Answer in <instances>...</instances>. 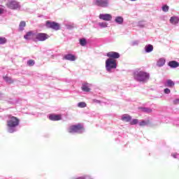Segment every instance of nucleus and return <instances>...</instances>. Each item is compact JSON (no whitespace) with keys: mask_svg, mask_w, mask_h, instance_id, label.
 Segmentation results:
<instances>
[{"mask_svg":"<svg viewBox=\"0 0 179 179\" xmlns=\"http://www.w3.org/2000/svg\"><path fill=\"white\" fill-rule=\"evenodd\" d=\"M95 5L97 6H101V8H106L108 6V1L107 0H96Z\"/></svg>","mask_w":179,"mask_h":179,"instance_id":"6e6552de","label":"nucleus"},{"mask_svg":"<svg viewBox=\"0 0 179 179\" xmlns=\"http://www.w3.org/2000/svg\"><path fill=\"white\" fill-rule=\"evenodd\" d=\"M35 62H34V60L33 59H29L28 62H27V65H29V66H33L34 65Z\"/></svg>","mask_w":179,"mask_h":179,"instance_id":"c85d7f7f","label":"nucleus"},{"mask_svg":"<svg viewBox=\"0 0 179 179\" xmlns=\"http://www.w3.org/2000/svg\"><path fill=\"white\" fill-rule=\"evenodd\" d=\"M78 107H79L80 108H85V107H86V103H85V102H79L78 103Z\"/></svg>","mask_w":179,"mask_h":179,"instance_id":"bb28decb","label":"nucleus"},{"mask_svg":"<svg viewBox=\"0 0 179 179\" xmlns=\"http://www.w3.org/2000/svg\"><path fill=\"white\" fill-rule=\"evenodd\" d=\"M178 22H179L178 17H171L170 19V22L172 24H177V23H178Z\"/></svg>","mask_w":179,"mask_h":179,"instance_id":"dca6fc26","label":"nucleus"},{"mask_svg":"<svg viewBox=\"0 0 179 179\" xmlns=\"http://www.w3.org/2000/svg\"><path fill=\"white\" fill-rule=\"evenodd\" d=\"M145 50L146 52H152V51H153V45H146L145 47Z\"/></svg>","mask_w":179,"mask_h":179,"instance_id":"4be33fe9","label":"nucleus"},{"mask_svg":"<svg viewBox=\"0 0 179 179\" xmlns=\"http://www.w3.org/2000/svg\"><path fill=\"white\" fill-rule=\"evenodd\" d=\"M94 101H95V103H101V101L99 100H94Z\"/></svg>","mask_w":179,"mask_h":179,"instance_id":"e433bc0d","label":"nucleus"},{"mask_svg":"<svg viewBox=\"0 0 179 179\" xmlns=\"http://www.w3.org/2000/svg\"><path fill=\"white\" fill-rule=\"evenodd\" d=\"M10 117V120L7 121V127H8L9 132L10 134H13V132L15 131V129L12 128H16L19 125L20 120L17 117L15 116H8Z\"/></svg>","mask_w":179,"mask_h":179,"instance_id":"f03ea898","label":"nucleus"},{"mask_svg":"<svg viewBox=\"0 0 179 179\" xmlns=\"http://www.w3.org/2000/svg\"><path fill=\"white\" fill-rule=\"evenodd\" d=\"M80 45H82L83 47H85V45H86V44H87L86 39H85V38H81V39H80Z\"/></svg>","mask_w":179,"mask_h":179,"instance_id":"a878e982","label":"nucleus"},{"mask_svg":"<svg viewBox=\"0 0 179 179\" xmlns=\"http://www.w3.org/2000/svg\"><path fill=\"white\" fill-rule=\"evenodd\" d=\"M173 104H179V99H176L173 101Z\"/></svg>","mask_w":179,"mask_h":179,"instance_id":"72a5a7b5","label":"nucleus"},{"mask_svg":"<svg viewBox=\"0 0 179 179\" xmlns=\"http://www.w3.org/2000/svg\"><path fill=\"white\" fill-rule=\"evenodd\" d=\"M6 6L10 9H17L19 8V3L15 0H11L6 3Z\"/></svg>","mask_w":179,"mask_h":179,"instance_id":"0eeeda50","label":"nucleus"},{"mask_svg":"<svg viewBox=\"0 0 179 179\" xmlns=\"http://www.w3.org/2000/svg\"><path fill=\"white\" fill-rule=\"evenodd\" d=\"M166 64V60L164 59H159L157 63V66H163Z\"/></svg>","mask_w":179,"mask_h":179,"instance_id":"412c9836","label":"nucleus"},{"mask_svg":"<svg viewBox=\"0 0 179 179\" xmlns=\"http://www.w3.org/2000/svg\"><path fill=\"white\" fill-rule=\"evenodd\" d=\"M3 79L6 80V82L7 83H9L10 85H12V83H13V80H12V78L8 76H3Z\"/></svg>","mask_w":179,"mask_h":179,"instance_id":"aec40b11","label":"nucleus"},{"mask_svg":"<svg viewBox=\"0 0 179 179\" xmlns=\"http://www.w3.org/2000/svg\"><path fill=\"white\" fill-rule=\"evenodd\" d=\"M164 93L166 94H170V89H169V88H166L165 90H164Z\"/></svg>","mask_w":179,"mask_h":179,"instance_id":"473e14b6","label":"nucleus"},{"mask_svg":"<svg viewBox=\"0 0 179 179\" xmlns=\"http://www.w3.org/2000/svg\"><path fill=\"white\" fill-rule=\"evenodd\" d=\"M50 38V35L45 33H38L36 35V40L37 41H45V40H48Z\"/></svg>","mask_w":179,"mask_h":179,"instance_id":"423d86ee","label":"nucleus"},{"mask_svg":"<svg viewBox=\"0 0 179 179\" xmlns=\"http://www.w3.org/2000/svg\"><path fill=\"white\" fill-rule=\"evenodd\" d=\"M34 36V33H33L32 31H29L27 33L26 35L24 36V38H25V40H31V37H33Z\"/></svg>","mask_w":179,"mask_h":179,"instance_id":"4468645a","label":"nucleus"},{"mask_svg":"<svg viewBox=\"0 0 179 179\" xmlns=\"http://www.w3.org/2000/svg\"><path fill=\"white\" fill-rule=\"evenodd\" d=\"M143 113H152V109L149 108H139Z\"/></svg>","mask_w":179,"mask_h":179,"instance_id":"b1692460","label":"nucleus"},{"mask_svg":"<svg viewBox=\"0 0 179 179\" xmlns=\"http://www.w3.org/2000/svg\"><path fill=\"white\" fill-rule=\"evenodd\" d=\"M99 19L106 22H110L113 19V16L110 14H100Z\"/></svg>","mask_w":179,"mask_h":179,"instance_id":"1a4fd4ad","label":"nucleus"},{"mask_svg":"<svg viewBox=\"0 0 179 179\" xmlns=\"http://www.w3.org/2000/svg\"><path fill=\"white\" fill-rule=\"evenodd\" d=\"M172 156L173 157H174V159L177 158V154H173Z\"/></svg>","mask_w":179,"mask_h":179,"instance_id":"c9c22d12","label":"nucleus"},{"mask_svg":"<svg viewBox=\"0 0 179 179\" xmlns=\"http://www.w3.org/2000/svg\"><path fill=\"white\" fill-rule=\"evenodd\" d=\"M24 27H26V22L21 21L20 24H19L20 31H23V30H24Z\"/></svg>","mask_w":179,"mask_h":179,"instance_id":"f3484780","label":"nucleus"},{"mask_svg":"<svg viewBox=\"0 0 179 179\" xmlns=\"http://www.w3.org/2000/svg\"><path fill=\"white\" fill-rule=\"evenodd\" d=\"M49 120H50V121H60V120H62V117L61 115L51 114L49 115Z\"/></svg>","mask_w":179,"mask_h":179,"instance_id":"9b49d317","label":"nucleus"},{"mask_svg":"<svg viewBox=\"0 0 179 179\" xmlns=\"http://www.w3.org/2000/svg\"><path fill=\"white\" fill-rule=\"evenodd\" d=\"M166 83H167V86L169 87H173L175 83H174V81L171 80H168L166 81Z\"/></svg>","mask_w":179,"mask_h":179,"instance_id":"393cba45","label":"nucleus"},{"mask_svg":"<svg viewBox=\"0 0 179 179\" xmlns=\"http://www.w3.org/2000/svg\"><path fill=\"white\" fill-rule=\"evenodd\" d=\"M99 26H100V27H107V23L106 22H99Z\"/></svg>","mask_w":179,"mask_h":179,"instance_id":"2f4dec72","label":"nucleus"},{"mask_svg":"<svg viewBox=\"0 0 179 179\" xmlns=\"http://www.w3.org/2000/svg\"><path fill=\"white\" fill-rule=\"evenodd\" d=\"M115 22L118 23V24H122V23H124V18H122V17H116Z\"/></svg>","mask_w":179,"mask_h":179,"instance_id":"6ab92c4d","label":"nucleus"},{"mask_svg":"<svg viewBox=\"0 0 179 179\" xmlns=\"http://www.w3.org/2000/svg\"><path fill=\"white\" fill-rule=\"evenodd\" d=\"M130 1H136V0H130Z\"/></svg>","mask_w":179,"mask_h":179,"instance_id":"4c0bfd02","label":"nucleus"},{"mask_svg":"<svg viewBox=\"0 0 179 179\" xmlns=\"http://www.w3.org/2000/svg\"><path fill=\"white\" fill-rule=\"evenodd\" d=\"M106 55L107 57H108V58H110L112 59H117L120 58V53L116 52H109L107 53Z\"/></svg>","mask_w":179,"mask_h":179,"instance_id":"9d476101","label":"nucleus"},{"mask_svg":"<svg viewBox=\"0 0 179 179\" xmlns=\"http://www.w3.org/2000/svg\"><path fill=\"white\" fill-rule=\"evenodd\" d=\"M64 59H66L67 61H76V56L73 55L72 54H68V55H64Z\"/></svg>","mask_w":179,"mask_h":179,"instance_id":"f8f14e48","label":"nucleus"},{"mask_svg":"<svg viewBox=\"0 0 179 179\" xmlns=\"http://www.w3.org/2000/svg\"><path fill=\"white\" fill-rule=\"evenodd\" d=\"M106 71H111V69H115L117 68V60L109 58L106 61Z\"/></svg>","mask_w":179,"mask_h":179,"instance_id":"7ed1b4c3","label":"nucleus"},{"mask_svg":"<svg viewBox=\"0 0 179 179\" xmlns=\"http://www.w3.org/2000/svg\"><path fill=\"white\" fill-rule=\"evenodd\" d=\"M169 66H171V68H178L179 63L176 61H171L169 62Z\"/></svg>","mask_w":179,"mask_h":179,"instance_id":"2eb2a0df","label":"nucleus"},{"mask_svg":"<svg viewBox=\"0 0 179 179\" xmlns=\"http://www.w3.org/2000/svg\"><path fill=\"white\" fill-rule=\"evenodd\" d=\"M83 130H85L83 125L80 124H73L70 126L69 129V134H73V133L79 132V131H83Z\"/></svg>","mask_w":179,"mask_h":179,"instance_id":"20e7f679","label":"nucleus"},{"mask_svg":"<svg viewBox=\"0 0 179 179\" xmlns=\"http://www.w3.org/2000/svg\"><path fill=\"white\" fill-rule=\"evenodd\" d=\"M89 85L88 83H85L83 85V87H81L83 92H90V88L87 86Z\"/></svg>","mask_w":179,"mask_h":179,"instance_id":"a211bd4d","label":"nucleus"},{"mask_svg":"<svg viewBox=\"0 0 179 179\" xmlns=\"http://www.w3.org/2000/svg\"><path fill=\"white\" fill-rule=\"evenodd\" d=\"M134 78L138 82H147L149 80V73L143 71H136L134 73Z\"/></svg>","mask_w":179,"mask_h":179,"instance_id":"f257e3e1","label":"nucleus"},{"mask_svg":"<svg viewBox=\"0 0 179 179\" xmlns=\"http://www.w3.org/2000/svg\"><path fill=\"white\" fill-rule=\"evenodd\" d=\"M139 121L137 119H134L132 121L130 120V125H136Z\"/></svg>","mask_w":179,"mask_h":179,"instance_id":"cd10ccee","label":"nucleus"},{"mask_svg":"<svg viewBox=\"0 0 179 179\" xmlns=\"http://www.w3.org/2000/svg\"><path fill=\"white\" fill-rule=\"evenodd\" d=\"M3 13V9L0 8V15H2Z\"/></svg>","mask_w":179,"mask_h":179,"instance_id":"f704fd0d","label":"nucleus"},{"mask_svg":"<svg viewBox=\"0 0 179 179\" xmlns=\"http://www.w3.org/2000/svg\"><path fill=\"white\" fill-rule=\"evenodd\" d=\"M6 38L0 37V44H6Z\"/></svg>","mask_w":179,"mask_h":179,"instance_id":"7c9ffc66","label":"nucleus"},{"mask_svg":"<svg viewBox=\"0 0 179 179\" xmlns=\"http://www.w3.org/2000/svg\"><path fill=\"white\" fill-rule=\"evenodd\" d=\"M131 120H132V117L128 114L122 116V121H124V122H131Z\"/></svg>","mask_w":179,"mask_h":179,"instance_id":"ddd939ff","label":"nucleus"},{"mask_svg":"<svg viewBox=\"0 0 179 179\" xmlns=\"http://www.w3.org/2000/svg\"><path fill=\"white\" fill-rule=\"evenodd\" d=\"M148 124H150V120H147V121H145V120H142L140 123H139V125L140 127H145L146 125H148Z\"/></svg>","mask_w":179,"mask_h":179,"instance_id":"5701e85b","label":"nucleus"},{"mask_svg":"<svg viewBox=\"0 0 179 179\" xmlns=\"http://www.w3.org/2000/svg\"><path fill=\"white\" fill-rule=\"evenodd\" d=\"M45 26L48 29H52L53 30H59L61 29V26L58 22H50L49 20L46 21Z\"/></svg>","mask_w":179,"mask_h":179,"instance_id":"39448f33","label":"nucleus"},{"mask_svg":"<svg viewBox=\"0 0 179 179\" xmlns=\"http://www.w3.org/2000/svg\"><path fill=\"white\" fill-rule=\"evenodd\" d=\"M169 7L167 5H164L162 6L163 12H167L169 10Z\"/></svg>","mask_w":179,"mask_h":179,"instance_id":"c756f323","label":"nucleus"}]
</instances>
